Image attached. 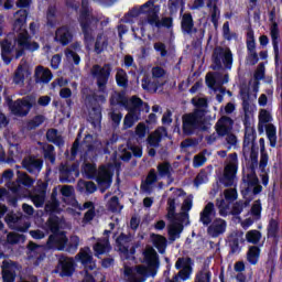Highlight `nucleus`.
Here are the masks:
<instances>
[{"instance_id": "obj_1", "label": "nucleus", "mask_w": 282, "mask_h": 282, "mask_svg": "<svg viewBox=\"0 0 282 282\" xmlns=\"http://www.w3.org/2000/svg\"><path fill=\"white\" fill-rule=\"evenodd\" d=\"M91 76L97 82V87L99 94L96 93L86 95L85 102L86 107L90 109L89 118L93 124H100L102 122V106L107 102V85L109 83V78L111 76V64H105L100 66L99 64H95L91 68Z\"/></svg>"}, {"instance_id": "obj_2", "label": "nucleus", "mask_w": 282, "mask_h": 282, "mask_svg": "<svg viewBox=\"0 0 282 282\" xmlns=\"http://www.w3.org/2000/svg\"><path fill=\"white\" fill-rule=\"evenodd\" d=\"M78 23L82 28L86 47L94 45V41H96L94 32L97 30L100 19L91 13V10L89 9V1L87 0H82V10L79 11Z\"/></svg>"}, {"instance_id": "obj_3", "label": "nucleus", "mask_w": 282, "mask_h": 282, "mask_svg": "<svg viewBox=\"0 0 282 282\" xmlns=\"http://www.w3.org/2000/svg\"><path fill=\"white\" fill-rule=\"evenodd\" d=\"M80 246V238L78 236H70L67 238V232L59 231L48 236L46 241L47 250H57L58 252H68L69 254H75Z\"/></svg>"}, {"instance_id": "obj_4", "label": "nucleus", "mask_w": 282, "mask_h": 282, "mask_svg": "<svg viewBox=\"0 0 282 282\" xmlns=\"http://www.w3.org/2000/svg\"><path fill=\"white\" fill-rule=\"evenodd\" d=\"M206 111L204 109H195L193 112H188L182 116V130L184 135H195L197 131H206L204 127V117Z\"/></svg>"}, {"instance_id": "obj_5", "label": "nucleus", "mask_w": 282, "mask_h": 282, "mask_svg": "<svg viewBox=\"0 0 282 282\" xmlns=\"http://www.w3.org/2000/svg\"><path fill=\"white\" fill-rule=\"evenodd\" d=\"M32 36H30V33L28 31L21 32L18 34L15 42L18 43V50L15 51L14 58L15 61H19L21 56H25V50L28 52H36L41 47L39 42H31Z\"/></svg>"}, {"instance_id": "obj_6", "label": "nucleus", "mask_w": 282, "mask_h": 282, "mask_svg": "<svg viewBox=\"0 0 282 282\" xmlns=\"http://www.w3.org/2000/svg\"><path fill=\"white\" fill-rule=\"evenodd\" d=\"M32 107H34V97L32 96H25L9 102L11 113H13V116H19L20 118H25L32 110Z\"/></svg>"}, {"instance_id": "obj_7", "label": "nucleus", "mask_w": 282, "mask_h": 282, "mask_svg": "<svg viewBox=\"0 0 282 282\" xmlns=\"http://www.w3.org/2000/svg\"><path fill=\"white\" fill-rule=\"evenodd\" d=\"M58 173L61 184H74L76 177L80 175V164L78 162L73 164L62 163Z\"/></svg>"}, {"instance_id": "obj_8", "label": "nucleus", "mask_w": 282, "mask_h": 282, "mask_svg": "<svg viewBox=\"0 0 282 282\" xmlns=\"http://www.w3.org/2000/svg\"><path fill=\"white\" fill-rule=\"evenodd\" d=\"M4 221L11 230H15L17 232H28L30 229L28 217L22 213L14 214V212H11L7 214Z\"/></svg>"}, {"instance_id": "obj_9", "label": "nucleus", "mask_w": 282, "mask_h": 282, "mask_svg": "<svg viewBox=\"0 0 282 282\" xmlns=\"http://www.w3.org/2000/svg\"><path fill=\"white\" fill-rule=\"evenodd\" d=\"M221 62L225 65V69H232V52H224V50L214 51L212 69H224Z\"/></svg>"}, {"instance_id": "obj_10", "label": "nucleus", "mask_w": 282, "mask_h": 282, "mask_svg": "<svg viewBox=\"0 0 282 282\" xmlns=\"http://www.w3.org/2000/svg\"><path fill=\"white\" fill-rule=\"evenodd\" d=\"M56 268L59 276H74V272H76V259L59 254Z\"/></svg>"}, {"instance_id": "obj_11", "label": "nucleus", "mask_w": 282, "mask_h": 282, "mask_svg": "<svg viewBox=\"0 0 282 282\" xmlns=\"http://www.w3.org/2000/svg\"><path fill=\"white\" fill-rule=\"evenodd\" d=\"M75 261L82 263L85 272H91V270H96V260H94V253L89 247L82 248L75 256Z\"/></svg>"}, {"instance_id": "obj_12", "label": "nucleus", "mask_w": 282, "mask_h": 282, "mask_svg": "<svg viewBox=\"0 0 282 282\" xmlns=\"http://www.w3.org/2000/svg\"><path fill=\"white\" fill-rule=\"evenodd\" d=\"M22 169L28 171L31 175H39V173L43 171V159H39L34 154L24 156L22 160Z\"/></svg>"}, {"instance_id": "obj_13", "label": "nucleus", "mask_w": 282, "mask_h": 282, "mask_svg": "<svg viewBox=\"0 0 282 282\" xmlns=\"http://www.w3.org/2000/svg\"><path fill=\"white\" fill-rule=\"evenodd\" d=\"M54 41L55 43L62 45V47H67V45L74 41V33L72 32L69 25H62L57 28L55 31Z\"/></svg>"}, {"instance_id": "obj_14", "label": "nucleus", "mask_w": 282, "mask_h": 282, "mask_svg": "<svg viewBox=\"0 0 282 282\" xmlns=\"http://www.w3.org/2000/svg\"><path fill=\"white\" fill-rule=\"evenodd\" d=\"M235 177H237V165L227 164L224 174L219 177V184H223L225 188H230L235 186Z\"/></svg>"}, {"instance_id": "obj_15", "label": "nucleus", "mask_w": 282, "mask_h": 282, "mask_svg": "<svg viewBox=\"0 0 282 282\" xmlns=\"http://www.w3.org/2000/svg\"><path fill=\"white\" fill-rule=\"evenodd\" d=\"M227 227L228 224L225 219L215 218L214 221L207 227V235H209V237H213V239H217V237H220V235H224V232H226Z\"/></svg>"}, {"instance_id": "obj_16", "label": "nucleus", "mask_w": 282, "mask_h": 282, "mask_svg": "<svg viewBox=\"0 0 282 282\" xmlns=\"http://www.w3.org/2000/svg\"><path fill=\"white\" fill-rule=\"evenodd\" d=\"M116 241L119 252H122V254H135V250L141 246L140 241H138L129 249V246L126 245L129 243V236H127V234H120Z\"/></svg>"}, {"instance_id": "obj_17", "label": "nucleus", "mask_w": 282, "mask_h": 282, "mask_svg": "<svg viewBox=\"0 0 282 282\" xmlns=\"http://www.w3.org/2000/svg\"><path fill=\"white\" fill-rule=\"evenodd\" d=\"M217 210H215V203L209 202L205 205L199 214V221L203 226H210L214 221L213 218L216 217Z\"/></svg>"}, {"instance_id": "obj_18", "label": "nucleus", "mask_w": 282, "mask_h": 282, "mask_svg": "<svg viewBox=\"0 0 282 282\" xmlns=\"http://www.w3.org/2000/svg\"><path fill=\"white\" fill-rule=\"evenodd\" d=\"M232 124H235V121L230 117H221L217 123H216V133L220 138H225V135H228L230 131H232Z\"/></svg>"}, {"instance_id": "obj_19", "label": "nucleus", "mask_w": 282, "mask_h": 282, "mask_svg": "<svg viewBox=\"0 0 282 282\" xmlns=\"http://www.w3.org/2000/svg\"><path fill=\"white\" fill-rule=\"evenodd\" d=\"M143 257L148 268H160V256L158 254V251H155L153 247H147V249L143 251Z\"/></svg>"}, {"instance_id": "obj_20", "label": "nucleus", "mask_w": 282, "mask_h": 282, "mask_svg": "<svg viewBox=\"0 0 282 282\" xmlns=\"http://www.w3.org/2000/svg\"><path fill=\"white\" fill-rule=\"evenodd\" d=\"M8 188L11 191L12 195L8 192L6 199L9 206L17 208V204H19V199H21V193H23V187H21V185H14V183H9Z\"/></svg>"}, {"instance_id": "obj_21", "label": "nucleus", "mask_w": 282, "mask_h": 282, "mask_svg": "<svg viewBox=\"0 0 282 282\" xmlns=\"http://www.w3.org/2000/svg\"><path fill=\"white\" fill-rule=\"evenodd\" d=\"M181 30L183 34H197V28H195V21L193 20V14L185 13L181 20Z\"/></svg>"}, {"instance_id": "obj_22", "label": "nucleus", "mask_w": 282, "mask_h": 282, "mask_svg": "<svg viewBox=\"0 0 282 282\" xmlns=\"http://www.w3.org/2000/svg\"><path fill=\"white\" fill-rule=\"evenodd\" d=\"M270 34H271L272 45H273L274 62L278 67L279 66V56H280V53H279V36H280L279 23L271 24Z\"/></svg>"}, {"instance_id": "obj_23", "label": "nucleus", "mask_w": 282, "mask_h": 282, "mask_svg": "<svg viewBox=\"0 0 282 282\" xmlns=\"http://www.w3.org/2000/svg\"><path fill=\"white\" fill-rule=\"evenodd\" d=\"M0 50L3 63L10 65L12 63V57H10V54L14 52V46L12 45V42L8 39L0 41Z\"/></svg>"}, {"instance_id": "obj_24", "label": "nucleus", "mask_w": 282, "mask_h": 282, "mask_svg": "<svg viewBox=\"0 0 282 282\" xmlns=\"http://www.w3.org/2000/svg\"><path fill=\"white\" fill-rule=\"evenodd\" d=\"M28 14L29 12L25 9H20L14 13L17 18L12 24L13 32H21V30H23V25L28 23Z\"/></svg>"}, {"instance_id": "obj_25", "label": "nucleus", "mask_w": 282, "mask_h": 282, "mask_svg": "<svg viewBox=\"0 0 282 282\" xmlns=\"http://www.w3.org/2000/svg\"><path fill=\"white\" fill-rule=\"evenodd\" d=\"M243 234L235 232L229 236V254H237L241 252V248L239 247V243H243L246 240H243Z\"/></svg>"}, {"instance_id": "obj_26", "label": "nucleus", "mask_w": 282, "mask_h": 282, "mask_svg": "<svg viewBox=\"0 0 282 282\" xmlns=\"http://www.w3.org/2000/svg\"><path fill=\"white\" fill-rule=\"evenodd\" d=\"M141 13L148 15V23L153 14H160V6H155V0H148L145 3L139 7Z\"/></svg>"}, {"instance_id": "obj_27", "label": "nucleus", "mask_w": 282, "mask_h": 282, "mask_svg": "<svg viewBox=\"0 0 282 282\" xmlns=\"http://www.w3.org/2000/svg\"><path fill=\"white\" fill-rule=\"evenodd\" d=\"M150 25H154V28H166L167 30H171L173 28V18L167 17V18H162L160 20L159 13H154L150 18Z\"/></svg>"}, {"instance_id": "obj_28", "label": "nucleus", "mask_w": 282, "mask_h": 282, "mask_svg": "<svg viewBox=\"0 0 282 282\" xmlns=\"http://www.w3.org/2000/svg\"><path fill=\"white\" fill-rule=\"evenodd\" d=\"M151 239L152 246L156 248L158 252L160 254H164L166 252V247L169 246V240H166V237L158 234H152Z\"/></svg>"}, {"instance_id": "obj_29", "label": "nucleus", "mask_w": 282, "mask_h": 282, "mask_svg": "<svg viewBox=\"0 0 282 282\" xmlns=\"http://www.w3.org/2000/svg\"><path fill=\"white\" fill-rule=\"evenodd\" d=\"M12 268V264L4 260L2 262V281L3 282H14L17 281V271H14Z\"/></svg>"}, {"instance_id": "obj_30", "label": "nucleus", "mask_w": 282, "mask_h": 282, "mask_svg": "<svg viewBox=\"0 0 282 282\" xmlns=\"http://www.w3.org/2000/svg\"><path fill=\"white\" fill-rule=\"evenodd\" d=\"M95 257L100 258V254H109L111 252V243L108 239H102L93 246Z\"/></svg>"}, {"instance_id": "obj_31", "label": "nucleus", "mask_w": 282, "mask_h": 282, "mask_svg": "<svg viewBox=\"0 0 282 282\" xmlns=\"http://www.w3.org/2000/svg\"><path fill=\"white\" fill-rule=\"evenodd\" d=\"M261 257V248L259 246H251L247 251V261L250 265H257Z\"/></svg>"}, {"instance_id": "obj_32", "label": "nucleus", "mask_w": 282, "mask_h": 282, "mask_svg": "<svg viewBox=\"0 0 282 282\" xmlns=\"http://www.w3.org/2000/svg\"><path fill=\"white\" fill-rule=\"evenodd\" d=\"M18 178L17 183H14L15 186H25L26 188H32L34 186V178H32L28 173L18 171L17 172Z\"/></svg>"}, {"instance_id": "obj_33", "label": "nucleus", "mask_w": 282, "mask_h": 282, "mask_svg": "<svg viewBox=\"0 0 282 282\" xmlns=\"http://www.w3.org/2000/svg\"><path fill=\"white\" fill-rule=\"evenodd\" d=\"M254 140H257V131L254 128H246L245 129V138L242 142V149L246 151L250 149L251 144H254Z\"/></svg>"}, {"instance_id": "obj_34", "label": "nucleus", "mask_w": 282, "mask_h": 282, "mask_svg": "<svg viewBox=\"0 0 282 282\" xmlns=\"http://www.w3.org/2000/svg\"><path fill=\"white\" fill-rule=\"evenodd\" d=\"M177 193L180 194H175L174 196H170L167 198V218H173L175 217V210H176V205L175 202H177L178 197H182V193H184V189H176Z\"/></svg>"}, {"instance_id": "obj_35", "label": "nucleus", "mask_w": 282, "mask_h": 282, "mask_svg": "<svg viewBox=\"0 0 282 282\" xmlns=\"http://www.w3.org/2000/svg\"><path fill=\"white\" fill-rule=\"evenodd\" d=\"M183 230H184V225L173 223L167 229L169 240L173 242L180 239Z\"/></svg>"}, {"instance_id": "obj_36", "label": "nucleus", "mask_w": 282, "mask_h": 282, "mask_svg": "<svg viewBox=\"0 0 282 282\" xmlns=\"http://www.w3.org/2000/svg\"><path fill=\"white\" fill-rule=\"evenodd\" d=\"M96 182L99 186H106V188H109V186H111V182H113V178L111 173L102 170L98 173Z\"/></svg>"}, {"instance_id": "obj_37", "label": "nucleus", "mask_w": 282, "mask_h": 282, "mask_svg": "<svg viewBox=\"0 0 282 282\" xmlns=\"http://www.w3.org/2000/svg\"><path fill=\"white\" fill-rule=\"evenodd\" d=\"M268 239H279V220L271 218L267 227Z\"/></svg>"}, {"instance_id": "obj_38", "label": "nucleus", "mask_w": 282, "mask_h": 282, "mask_svg": "<svg viewBox=\"0 0 282 282\" xmlns=\"http://www.w3.org/2000/svg\"><path fill=\"white\" fill-rule=\"evenodd\" d=\"M242 183L245 186L243 188H249L250 191H252V186H257V184H259V177L254 170H251V173L242 177Z\"/></svg>"}, {"instance_id": "obj_39", "label": "nucleus", "mask_w": 282, "mask_h": 282, "mask_svg": "<svg viewBox=\"0 0 282 282\" xmlns=\"http://www.w3.org/2000/svg\"><path fill=\"white\" fill-rule=\"evenodd\" d=\"M155 182H158V172H155V169H151L144 184L141 185V191H145V193L149 192V188H151Z\"/></svg>"}, {"instance_id": "obj_40", "label": "nucleus", "mask_w": 282, "mask_h": 282, "mask_svg": "<svg viewBox=\"0 0 282 282\" xmlns=\"http://www.w3.org/2000/svg\"><path fill=\"white\" fill-rule=\"evenodd\" d=\"M116 83L118 87H123V89H127V87H129V77L127 76V72L124 69H117Z\"/></svg>"}, {"instance_id": "obj_41", "label": "nucleus", "mask_w": 282, "mask_h": 282, "mask_svg": "<svg viewBox=\"0 0 282 282\" xmlns=\"http://www.w3.org/2000/svg\"><path fill=\"white\" fill-rule=\"evenodd\" d=\"M162 135L161 130H154V132H152L147 139L148 144L153 147V149H158V147H160V142H162Z\"/></svg>"}, {"instance_id": "obj_42", "label": "nucleus", "mask_w": 282, "mask_h": 282, "mask_svg": "<svg viewBox=\"0 0 282 282\" xmlns=\"http://www.w3.org/2000/svg\"><path fill=\"white\" fill-rule=\"evenodd\" d=\"M267 138L270 142V147L274 149L276 147V127L272 123H269L265 127Z\"/></svg>"}, {"instance_id": "obj_43", "label": "nucleus", "mask_w": 282, "mask_h": 282, "mask_svg": "<svg viewBox=\"0 0 282 282\" xmlns=\"http://www.w3.org/2000/svg\"><path fill=\"white\" fill-rule=\"evenodd\" d=\"M261 237H262L261 231L257 229H251L246 234V241L248 243H252L253 246H258V243L261 241Z\"/></svg>"}, {"instance_id": "obj_44", "label": "nucleus", "mask_w": 282, "mask_h": 282, "mask_svg": "<svg viewBox=\"0 0 282 282\" xmlns=\"http://www.w3.org/2000/svg\"><path fill=\"white\" fill-rule=\"evenodd\" d=\"M141 83L142 89H144V91H158V89H160V83L151 80L149 77H143Z\"/></svg>"}, {"instance_id": "obj_45", "label": "nucleus", "mask_w": 282, "mask_h": 282, "mask_svg": "<svg viewBox=\"0 0 282 282\" xmlns=\"http://www.w3.org/2000/svg\"><path fill=\"white\" fill-rule=\"evenodd\" d=\"M107 47H109V41L102 40V34H98L95 41V53L102 54Z\"/></svg>"}, {"instance_id": "obj_46", "label": "nucleus", "mask_w": 282, "mask_h": 282, "mask_svg": "<svg viewBox=\"0 0 282 282\" xmlns=\"http://www.w3.org/2000/svg\"><path fill=\"white\" fill-rule=\"evenodd\" d=\"M47 224L52 235L61 232V218H58V216L50 215Z\"/></svg>"}, {"instance_id": "obj_47", "label": "nucleus", "mask_w": 282, "mask_h": 282, "mask_svg": "<svg viewBox=\"0 0 282 282\" xmlns=\"http://www.w3.org/2000/svg\"><path fill=\"white\" fill-rule=\"evenodd\" d=\"M42 74L40 77V83H44L45 85H47V83H50V80H52V78H54V75L52 74V70H50V68H45L43 66H37L36 67V74Z\"/></svg>"}, {"instance_id": "obj_48", "label": "nucleus", "mask_w": 282, "mask_h": 282, "mask_svg": "<svg viewBox=\"0 0 282 282\" xmlns=\"http://www.w3.org/2000/svg\"><path fill=\"white\" fill-rule=\"evenodd\" d=\"M241 195L245 200H238V202H240L242 209L248 208V206H250V203L252 202V199H254V196L252 195V189H250V187H245L241 189Z\"/></svg>"}, {"instance_id": "obj_49", "label": "nucleus", "mask_w": 282, "mask_h": 282, "mask_svg": "<svg viewBox=\"0 0 282 282\" xmlns=\"http://www.w3.org/2000/svg\"><path fill=\"white\" fill-rule=\"evenodd\" d=\"M78 149H80V134L77 135V138L75 139L70 148V155H69V150L65 152L66 158L72 162H74V160H76V155H78Z\"/></svg>"}, {"instance_id": "obj_50", "label": "nucleus", "mask_w": 282, "mask_h": 282, "mask_svg": "<svg viewBox=\"0 0 282 282\" xmlns=\"http://www.w3.org/2000/svg\"><path fill=\"white\" fill-rule=\"evenodd\" d=\"M243 109V119H242V124L245 127V129H254L252 127V121L250 119V116H252V107H248V104H245V108Z\"/></svg>"}, {"instance_id": "obj_51", "label": "nucleus", "mask_w": 282, "mask_h": 282, "mask_svg": "<svg viewBox=\"0 0 282 282\" xmlns=\"http://www.w3.org/2000/svg\"><path fill=\"white\" fill-rule=\"evenodd\" d=\"M122 208H124V206L120 205V198L118 196H112L108 200V210H110V213H121Z\"/></svg>"}, {"instance_id": "obj_52", "label": "nucleus", "mask_w": 282, "mask_h": 282, "mask_svg": "<svg viewBox=\"0 0 282 282\" xmlns=\"http://www.w3.org/2000/svg\"><path fill=\"white\" fill-rule=\"evenodd\" d=\"M45 122V117L43 115H37L33 117L30 121L26 123V129L30 131L37 129V127H41Z\"/></svg>"}, {"instance_id": "obj_53", "label": "nucleus", "mask_w": 282, "mask_h": 282, "mask_svg": "<svg viewBox=\"0 0 282 282\" xmlns=\"http://www.w3.org/2000/svg\"><path fill=\"white\" fill-rule=\"evenodd\" d=\"M44 151V160H48L51 164L56 163V152L55 148L52 144H47L46 148L43 149Z\"/></svg>"}, {"instance_id": "obj_54", "label": "nucleus", "mask_w": 282, "mask_h": 282, "mask_svg": "<svg viewBox=\"0 0 282 282\" xmlns=\"http://www.w3.org/2000/svg\"><path fill=\"white\" fill-rule=\"evenodd\" d=\"M111 105H119V107H124L126 109L129 107V99L124 95V93H118L113 99L110 101Z\"/></svg>"}, {"instance_id": "obj_55", "label": "nucleus", "mask_w": 282, "mask_h": 282, "mask_svg": "<svg viewBox=\"0 0 282 282\" xmlns=\"http://www.w3.org/2000/svg\"><path fill=\"white\" fill-rule=\"evenodd\" d=\"M185 268H193V259L191 257H181L175 262L176 270H184Z\"/></svg>"}, {"instance_id": "obj_56", "label": "nucleus", "mask_w": 282, "mask_h": 282, "mask_svg": "<svg viewBox=\"0 0 282 282\" xmlns=\"http://www.w3.org/2000/svg\"><path fill=\"white\" fill-rule=\"evenodd\" d=\"M156 169L160 177H170L172 169L170 162L159 163Z\"/></svg>"}, {"instance_id": "obj_57", "label": "nucleus", "mask_w": 282, "mask_h": 282, "mask_svg": "<svg viewBox=\"0 0 282 282\" xmlns=\"http://www.w3.org/2000/svg\"><path fill=\"white\" fill-rule=\"evenodd\" d=\"M247 51L250 52H257V42L254 40V31L250 30L247 33Z\"/></svg>"}, {"instance_id": "obj_58", "label": "nucleus", "mask_w": 282, "mask_h": 282, "mask_svg": "<svg viewBox=\"0 0 282 282\" xmlns=\"http://www.w3.org/2000/svg\"><path fill=\"white\" fill-rule=\"evenodd\" d=\"M193 274V268L181 269L177 274L174 275L175 281H188Z\"/></svg>"}, {"instance_id": "obj_59", "label": "nucleus", "mask_w": 282, "mask_h": 282, "mask_svg": "<svg viewBox=\"0 0 282 282\" xmlns=\"http://www.w3.org/2000/svg\"><path fill=\"white\" fill-rule=\"evenodd\" d=\"M45 210L50 215H59V213H61V202H48V203H46Z\"/></svg>"}, {"instance_id": "obj_60", "label": "nucleus", "mask_w": 282, "mask_h": 282, "mask_svg": "<svg viewBox=\"0 0 282 282\" xmlns=\"http://www.w3.org/2000/svg\"><path fill=\"white\" fill-rule=\"evenodd\" d=\"M275 65V83H276V90L282 91V67L279 68V65H281V56H279L278 66Z\"/></svg>"}, {"instance_id": "obj_61", "label": "nucleus", "mask_w": 282, "mask_h": 282, "mask_svg": "<svg viewBox=\"0 0 282 282\" xmlns=\"http://www.w3.org/2000/svg\"><path fill=\"white\" fill-rule=\"evenodd\" d=\"M223 36L226 41H232L238 39L237 33H230V22H225L223 25Z\"/></svg>"}, {"instance_id": "obj_62", "label": "nucleus", "mask_w": 282, "mask_h": 282, "mask_svg": "<svg viewBox=\"0 0 282 282\" xmlns=\"http://www.w3.org/2000/svg\"><path fill=\"white\" fill-rule=\"evenodd\" d=\"M261 210H263V207L261 206V199L254 200L250 210L252 217H256V219H261Z\"/></svg>"}, {"instance_id": "obj_63", "label": "nucleus", "mask_w": 282, "mask_h": 282, "mask_svg": "<svg viewBox=\"0 0 282 282\" xmlns=\"http://www.w3.org/2000/svg\"><path fill=\"white\" fill-rule=\"evenodd\" d=\"M134 133L138 140H143V138H147V124L144 122L138 123Z\"/></svg>"}, {"instance_id": "obj_64", "label": "nucleus", "mask_w": 282, "mask_h": 282, "mask_svg": "<svg viewBox=\"0 0 282 282\" xmlns=\"http://www.w3.org/2000/svg\"><path fill=\"white\" fill-rule=\"evenodd\" d=\"M213 273L210 271H200L195 276V282H210Z\"/></svg>"}]
</instances>
